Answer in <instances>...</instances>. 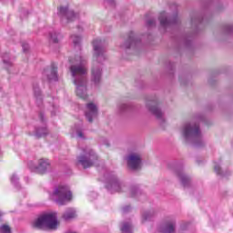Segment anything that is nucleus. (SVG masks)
Returning <instances> with one entry per match:
<instances>
[{"mask_svg":"<svg viewBox=\"0 0 233 233\" xmlns=\"http://www.w3.org/2000/svg\"><path fill=\"white\" fill-rule=\"evenodd\" d=\"M73 65L70 66V72L73 76V82L76 86V94L80 99H87L88 89L86 88V58L77 55L74 60L70 59Z\"/></svg>","mask_w":233,"mask_h":233,"instance_id":"f257e3e1","label":"nucleus"},{"mask_svg":"<svg viewBox=\"0 0 233 233\" xmlns=\"http://www.w3.org/2000/svg\"><path fill=\"white\" fill-rule=\"evenodd\" d=\"M106 49L105 40L96 38L93 41V67L91 71V80L95 85L101 83V65L106 61Z\"/></svg>","mask_w":233,"mask_h":233,"instance_id":"f03ea898","label":"nucleus"},{"mask_svg":"<svg viewBox=\"0 0 233 233\" xmlns=\"http://www.w3.org/2000/svg\"><path fill=\"white\" fill-rule=\"evenodd\" d=\"M182 136L187 143H191L195 147L203 145V133L199 128V124L187 122L182 126Z\"/></svg>","mask_w":233,"mask_h":233,"instance_id":"7ed1b4c3","label":"nucleus"},{"mask_svg":"<svg viewBox=\"0 0 233 233\" xmlns=\"http://www.w3.org/2000/svg\"><path fill=\"white\" fill-rule=\"evenodd\" d=\"M57 225V213H47L40 216L33 222L34 228H49V230H56Z\"/></svg>","mask_w":233,"mask_h":233,"instance_id":"20e7f679","label":"nucleus"},{"mask_svg":"<svg viewBox=\"0 0 233 233\" xmlns=\"http://www.w3.org/2000/svg\"><path fill=\"white\" fill-rule=\"evenodd\" d=\"M104 181L106 183V187L111 194L115 192H127V185L121 179L116 176L113 172L106 173L104 176Z\"/></svg>","mask_w":233,"mask_h":233,"instance_id":"39448f33","label":"nucleus"},{"mask_svg":"<svg viewBox=\"0 0 233 233\" xmlns=\"http://www.w3.org/2000/svg\"><path fill=\"white\" fill-rule=\"evenodd\" d=\"M50 199L58 205H65L68 201H72V192H70L68 186H58L50 195Z\"/></svg>","mask_w":233,"mask_h":233,"instance_id":"423d86ee","label":"nucleus"},{"mask_svg":"<svg viewBox=\"0 0 233 233\" xmlns=\"http://www.w3.org/2000/svg\"><path fill=\"white\" fill-rule=\"evenodd\" d=\"M97 154L90 147H86L82 148V153L77 157V161L79 165H82L84 168H90L97 163Z\"/></svg>","mask_w":233,"mask_h":233,"instance_id":"0eeeda50","label":"nucleus"},{"mask_svg":"<svg viewBox=\"0 0 233 233\" xmlns=\"http://www.w3.org/2000/svg\"><path fill=\"white\" fill-rule=\"evenodd\" d=\"M126 161L128 168L139 170L143 165V156L139 151H133L127 156Z\"/></svg>","mask_w":233,"mask_h":233,"instance_id":"6e6552de","label":"nucleus"},{"mask_svg":"<svg viewBox=\"0 0 233 233\" xmlns=\"http://www.w3.org/2000/svg\"><path fill=\"white\" fill-rule=\"evenodd\" d=\"M57 15L62 19L63 23H72V21H76V19L79 18V13H75V11L68 8V6L58 7Z\"/></svg>","mask_w":233,"mask_h":233,"instance_id":"1a4fd4ad","label":"nucleus"},{"mask_svg":"<svg viewBox=\"0 0 233 233\" xmlns=\"http://www.w3.org/2000/svg\"><path fill=\"white\" fill-rule=\"evenodd\" d=\"M146 106L147 110L153 116H156L157 119H159L160 121H165V117L163 116V111H161V108H159V103L157 102V98H148L146 102Z\"/></svg>","mask_w":233,"mask_h":233,"instance_id":"9d476101","label":"nucleus"},{"mask_svg":"<svg viewBox=\"0 0 233 233\" xmlns=\"http://www.w3.org/2000/svg\"><path fill=\"white\" fill-rule=\"evenodd\" d=\"M141 40L137 37L135 32H130L127 36L125 41L120 45L121 50H130L132 48H136L139 46Z\"/></svg>","mask_w":233,"mask_h":233,"instance_id":"9b49d317","label":"nucleus"},{"mask_svg":"<svg viewBox=\"0 0 233 233\" xmlns=\"http://www.w3.org/2000/svg\"><path fill=\"white\" fill-rule=\"evenodd\" d=\"M158 19L160 22V27L163 28L164 32H167L168 28H171V26H174V25L177 23V15H174L170 18L166 12L160 13Z\"/></svg>","mask_w":233,"mask_h":233,"instance_id":"f8f14e48","label":"nucleus"},{"mask_svg":"<svg viewBox=\"0 0 233 233\" xmlns=\"http://www.w3.org/2000/svg\"><path fill=\"white\" fill-rule=\"evenodd\" d=\"M157 232L160 233H174L176 232V218H169L164 220L158 227Z\"/></svg>","mask_w":233,"mask_h":233,"instance_id":"ddd939ff","label":"nucleus"},{"mask_svg":"<svg viewBox=\"0 0 233 233\" xmlns=\"http://www.w3.org/2000/svg\"><path fill=\"white\" fill-rule=\"evenodd\" d=\"M97 114H99V108L97 107V104L94 102H89L86 106L85 109V116L89 123H92L96 117H97Z\"/></svg>","mask_w":233,"mask_h":233,"instance_id":"4468645a","label":"nucleus"},{"mask_svg":"<svg viewBox=\"0 0 233 233\" xmlns=\"http://www.w3.org/2000/svg\"><path fill=\"white\" fill-rule=\"evenodd\" d=\"M30 168L33 172H37V174H45L47 170H50V160L41 158L36 166H30Z\"/></svg>","mask_w":233,"mask_h":233,"instance_id":"2eb2a0df","label":"nucleus"},{"mask_svg":"<svg viewBox=\"0 0 233 233\" xmlns=\"http://www.w3.org/2000/svg\"><path fill=\"white\" fill-rule=\"evenodd\" d=\"M175 174L180 179V183L183 187H188V185H190V177L185 173L183 168L175 169Z\"/></svg>","mask_w":233,"mask_h":233,"instance_id":"dca6fc26","label":"nucleus"},{"mask_svg":"<svg viewBox=\"0 0 233 233\" xmlns=\"http://www.w3.org/2000/svg\"><path fill=\"white\" fill-rule=\"evenodd\" d=\"M44 77H46L48 81H56L57 80V67L56 66H52L49 68H46L43 72Z\"/></svg>","mask_w":233,"mask_h":233,"instance_id":"f3484780","label":"nucleus"},{"mask_svg":"<svg viewBox=\"0 0 233 233\" xmlns=\"http://www.w3.org/2000/svg\"><path fill=\"white\" fill-rule=\"evenodd\" d=\"M214 170L218 176H221L222 177L228 176V173L225 171V167H221V160L215 162Z\"/></svg>","mask_w":233,"mask_h":233,"instance_id":"a211bd4d","label":"nucleus"},{"mask_svg":"<svg viewBox=\"0 0 233 233\" xmlns=\"http://www.w3.org/2000/svg\"><path fill=\"white\" fill-rule=\"evenodd\" d=\"M76 216V209L69 208L64 212L63 219H65V221H70V219H74Z\"/></svg>","mask_w":233,"mask_h":233,"instance_id":"6ab92c4d","label":"nucleus"},{"mask_svg":"<svg viewBox=\"0 0 233 233\" xmlns=\"http://www.w3.org/2000/svg\"><path fill=\"white\" fill-rule=\"evenodd\" d=\"M156 216V211L154 210H149V211H145L142 214V223H145L146 221H150L152 218Z\"/></svg>","mask_w":233,"mask_h":233,"instance_id":"aec40b11","label":"nucleus"},{"mask_svg":"<svg viewBox=\"0 0 233 233\" xmlns=\"http://www.w3.org/2000/svg\"><path fill=\"white\" fill-rule=\"evenodd\" d=\"M120 229L122 233H132L133 232L132 223L123 222Z\"/></svg>","mask_w":233,"mask_h":233,"instance_id":"412c9836","label":"nucleus"},{"mask_svg":"<svg viewBox=\"0 0 233 233\" xmlns=\"http://www.w3.org/2000/svg\"><path fill=\"white\" fill-rule=\"evenodd\" d=\"M34 93H35V97L36 99V103L38 105H41V103H43V96H41V89H39V87H34Z\"/></svg>","mask_w":233,"mask_h":233,"instance_id":"4be33fe9","label":"nucleus"},{"mask_svg":"<svg viewBox=\"0 0 233 233\" xmlns=\"http://www.w3.org/2000/svg\"><path fill=\"white\" fill-rule=\"evenodd\" d=\"M49 37H50V41H52V43H59V39H61L63 37V35H61V34L57 33V32H53L49 34Z\"/></svg>","mask_w":233,"mask_h":233,"instance_id":"5701e85b","label":"nucleus"},{"mask_svg":"<svg viewBox=\"0 0 233 233\" xmlns=\"http://www.w3.org/2000/svg\"><path fill=\"white\" fill-rule=\"evenodd\" d=\"M75 132L76 134V137L79 139H85V132H83V127L82 126H76L75 127Z\"/></svg>","mask_w":233,"mask_h":233,"instance_id":"b1692460","label":"nucleus"},{"mask_svg":"<svg viewBox=\"0 0 233 233\" xmlns=\"http://www.w3.org/2000/svg\"><path fill=\"white\" fill-rule=\"evenodd\" d=\"M128 194L131 198H137V196H139L141 192L139 191V188H137V187H131L128 189Z\"/></svg>","mask_w":233,"mask_h":233,"instance_id":"393cba45","label":"nucleus"},{"mask_svg":"<svg viewBox=\"0 0 233 233\" xmlns=\"http://www.w3.org/2000/svg\"><path fill=\"white\" fill-rule=\"evenodd\" d=\"M46 134H48V129H46V127L38 128L35 131V136L37 137H43L46 136Z\"/></svg>","mask_w":233,"mask_h":233,"instance_id":"a878e982","label":"nucleus"},{"mask_svg":"<svg viewBox=\"0 0 233 233\" xmlns=\"http://www.w3.org/2000/svg\"><path fill=\"white\" fill-rule=\"evenodd\" d=\"M11 179V183L12 185H14V187H15L16 188H18L19 187V177H17L16 174H13L10 177Z\"/></svg>","mask_w":233,"mask_h":233,"instance_id":"bb28decb","label":"nucleus"},{"mask_svg":"<svg viewBox=\"0 0 233 233\" xmlns=\"http://www.w3.org/2000/svg\"><path fill=\"white\" fill-rule=\"evenodd\" d=\"M71 41L74 44L75 46H77L79 43H81V36L77 35H71Z\"/></svg>","mask_w":233,"mask_h":233,"instance_id":"cd10ccee","label":"nucleus"},{"mask_svg":"<svg viewBox=\"0 0 233 233\" xmlns=\"http://www.w3.org/2000/svg\"><path fill=\"white\" fill-rule=\"evenodd\" d=\"M202 22H203V18H201V16L195 15L191 17L192 25H198V23H202Z\"/></svg>","mask_w":233,"mask_h":233,"instance_id":"c85d7f7f","label":"nucleus"},{"mask_svg":"<svg viewBox=\"0 0 233 233\" xmlns=\"http://www.w3.org/2000/svg\"><path fill=\"white\" fill-rule=\"evenodd\" d=\"M0 233H12V230L10 229V226L2 225L0 227Z\"/></svg>","mask_w":233,"mask_h":233,"instance_id":"c756f323","label":"nucleus"},{"mask_svg":"<svg viewBox=\"0 0 233 233\" xmlns=\"http://www.w3.org/2000/svg\"><path fill=\"white\" fill-rule=\"evenodd\" d=\"M223 30H224V33H225V34H232V32H233V25H226L223 27Z\"/></svg>","mask_w":233,"mask_h":233,"instance_id":"7c9ffc66","label":"nucleus"},{"mask_svg":"<svg viewBox=\"0 0 233 233\" xmlns=\"http://www.w3.org/2000/svg\"><path fill=\"white\" fill-rule=\"evenodd\" d=\"M119 112H125V110H128V105L127 104H120L118 106Z\"/></svg>","mask_w":233,"mask_h":233,"instance_id":"2f4dec72","label":"nucleus"},{"mask_svg":"<svg viewBox=\"0 0 233 233\" xmlns=\"http://www.w3.org/2000/svg\"><path fill=\"white\" fill-rule=\"evenodd\" d=\"M146 25L148 27L156 26V20L155 19H149V20L147 21Z\"/></svg>","mask_w":233,"mask_h":233,"instance_id":"473e14b6","label":"nucleus"},{"mask_svg":"<svg viewBox=\"0 0 233 233\" xmlns=\"http://www.w3.org/2000/svg\"><path fill=\"white\" fill-rule=\"evenodd\" d=\"M106 5H111L114 6L116 5V2L114 0H104Z\"/></svg>","mask_w":233,"mask_h":233,"instance_id":"72a5a7b5","label":"nucleus"},{"mask_svg":"<svg viewBox=\"0 0 233 233\" xmlns=\"http://www.w3.org/2000/svg\"><path fill=\"white\" fill-rule=\"evenodd\" d=\"M22 48H23L24 52H26V50H28V48H30V46H28V44H23Z\"/></svg>","mask_w":233,"mask_h":233,"instance_id":"f704fd0d","label":"nucleus"},{"mask_svg":"<svg viewBox=\"0 0 233 233\" xmlns=\"http://www.w3.org/2000/svg\"><path fill=\"white\" fill-rule=\"evenodd\" d=\"M4 64L8 65L9 66L12 65V63L6 60L5 58H4Z\"/></svg>","mask_w":233,"mask_h":233,"instance_id":"c9c22d12","label":"nucleus"},{"mask_svg":"<svg viewBox=\"0 0 233 233\" xmlns=\"http://www.w3.org/2000/svg\"><path fill=\"white\" fill-rule=\"evenodd\" d=\"M39 117H40L41 121H45V115L44 114L40 113Z\"/></svg>","mask_w":233,"mask_h":233,"instance_id":"e433bc0d","label":"nucleus"},{"mask_svg":"<svg viewBox=\"0 0 233 233\" xmlns=\"http://www.w3.org/2000/svg\"><path fill=\"white\" fill-rule=\"evenodd\" d=\"M123 210H124L125 212H128V210H130V207L127 206V207H125V208H123Z\"/></svg>","mask_w":233,"mask_h":233,"instance_id":"4c0bfd02","label":"nucleus"},{"mask_svg":"<svg viewBox=\"0 0 233 233\" xmlns=\"http://www.w3.org/2000/svg\"><path fill=\"white\" fill-rule=\"evenodd\" d=\"M91 196L93 197V198H97V194L96 193H91Z\"/></svg>","mask_w":233,"mask_h":233,"instance_id":"58836bf2","label":"nucleus"},{"mask_svg":"<svg viewBox=\"0 0 233 233\" xmlns=\"http://www.w3.org/2000/svg\"><path fill=\"white\" fill-rule=\"evenodd\" d=\"M78 31H79V32H83V27L78 26Z\"/></svg>","mask_w":233,"mask_h":233,"instance_id":"ea45409f","label":"nucleus"},{"mask_svg":"<svg viewBox=\"0 0 233 233\" xmlns=\"http://www.w3.org/2000/svg\"><path fill=\"white\" fill-rule=\"evenodd\" d=\"M1 216H3V213L0 211V218H1Z\"/></svg>","mask_w":233,"mask_h":233,"instance_id":"a19ab883","label":"nucleus"}]
</instances>
